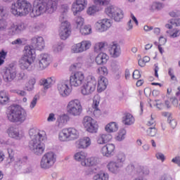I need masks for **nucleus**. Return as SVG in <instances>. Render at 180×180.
I'll return each instance as SVG.
<instances>
[{
    "label": "nucleus",
    "instance_id": "obj_1",
    "mask_svg": "<svg viewBox=\"0 0 180 180\" xmlns=\"http://www.w3.org/2000/svg\"><path fill=\"white\" fill-rule=\"evenodd\" d=\"M58 8V0H34V8L27 0H18L12 4L11 12L14 16L29 15L31 18H37L41 15H52Z\"/></svg>",
    "mask_w": 180,
    "mask_h": 180
},
{
    "label": "nucleus",
    "instance_id": "obj_2",
    "mask_svg": "<svg viewBox=\"0 0 180 180\" xmlns=\"http://www.w3.org/2000/svg\"><path fill=\"white\" fill-rule=\"evenodd\" d=\"M36 50H44V39L42 37L35 36L31 39V46L27 45L24 48V54L19 60V67L21 70L32 71V64L34 61Z\"/></svg>",
    "mask_w": 180,
    "mask_h": 180
},
{
    "label": "nucleus",
    "instance_id": "obj_3",
    "mask_svg": "<svg viewBox=\"0 0 180 180\" xmlns=\"http://www.w3.org/2000/svg\"><path fill=\"white\" fill-rule=\"evenodd\" d=\"M29 134L31 140L29 143V148L35 155H41L46 150L43 141L46 139V132L32 128L30 129Z\"/></svg>",
    "mask_w": 180,
    "mask_h": 180
},
{
    "label": "nucleus",
    "instance_id": "obj_4",
    "mask_svg": "<svg viewBox=\"0 0 180 180\" xmlns=\"http://www.w3.org/2000/svg\"><path fill=\"white\" fill-rule=\"evenodd\" d=\"M7 119L12 123H23L26 120V111L18 105H11L6 111Z\"/></svg>",
    "mask_w": 180,
    "mask_h": 180
},
{
    "label": "nucleus",
    "instance_id": "obj_5",
    "mask_svg": "<svg viewBox=\"0 0 180 180\" xmlns=\"http://www.w3.org/2000/svg\"><path fill=\"white\" fill-rule=\"evenodd\" d=\"M97 84L98 82L95 77L92 75L88 76L82 86L81 94H83L84 96L92 95V94L95 92V89H96Z\"/></svg>",
    "mask_w": 180,
    "mask_h": 180
},
{
    "label": "nucleus",
    "instance_id": "obj_6",
    "mask_svg": "<svg viewBox=\"0 0 180 180\" xmlns=\"http://www.w3.org/2000/svg\"><path fill=\"white\" fill-rule=\"evenodd\" d=\"M79 137V132L74 127L65 128L59 132L60 141H72Z\"/></svg>",
    "mask_w": 180,
    "mask_h": 180
},
{
    "label": "nucleus",
    "instance_id": "obj_7",
    "mask_svg": "<svg viewBox=\"0 0 180 180\" xmlns=\"http://www.w3.org/2000/svg\"><path fill=\"white\" fill-rule=\"evenodd\" d=\"M56 161H57V155L53 152H48L42 156L40 167L42 169H50L56 164Z\"/></svg>",
    "mask_w": 180,
    "mask_h": 180
},
{
    "label": "nucleus",
    "instance_id": "obj_8",
    "mask_svg": "<svg viewBox=\"0 0 180 180\" xmlns=\"http://www.w3.org/2000/svg\"><path fill=\"white\" fill-rule=\"evenodd\" d=\"M67 112L70 116H80L82 113V105L78 99L70 101L66 107Z\"/></svg>",
    "mask_w": 180,
    "mask_h": 180
},
{
    "label": "nucleus",
    "instance_id": "obj_9",
    "mask_svg": "<svg viewBox=\"0 0 180 180\" xmlns=\"http://www.w3.org/2000/svg\"><path fill=\"white\" fill-rule=\"evenodd\" d=\"M85 75L82 72H75L73 75L70 77V85L72 88H78L81 85H84L85 82Z\"/></svg>",
    "mask_w": 180,
    "mask_h": 180
},
{
    "label": "nucleus",
    "instance_id": "obj_10",
    "mask_svg": "<svg viewBox=\"0 0 180 180\" xmlns=\"http://www.w3.org/2000/svg\"><path fill=\"white\" fill-rule=\"evenodd\" d=\"M51 63V57L47 53H41L39 58L38 62L34 64L35 70L37 71H43L46 70Z\"/></svg>",
    "mask_w": 180,
    "mask_h": 180
},
{
    "label": "nucleus",
    "instance_id": "obj_11",
    "mask_svg": "<svg viewBox=\"0 0 180 180\" xmlns=\"http://www.w3.org/2000/svg\"><path fill=\"white\" fill-rule=\"evenodd\" d=\"M82 124L89 133H96L98 131V124L96 121L90 116H85L83 118Z\"/></svg>",
    "mask_w": 180,
    "mask_h": 180
},
{
    "label": "nucleus",
    "instance_id": "obj_12",
    "mask_svg": "<svg viewBox=\"0 0 180 180\" xmlns=\"http://www.w3.org/2000/svg\"><path fill=\"white\" fill-rule=\"evenodd\" d=\"M70 82L68 80H62L57 84V91L62 98H67L70 96L71 94V89L68 84Z\"/></svg>",
    "mask_w": 180,
    "mask_h": 180
},
{
    "label": "nucleus",
    "instance_id": "obj_13",
    "mask_svg": "<svg viewBox=\"0 0 180 180\" xmlns=\"http://www.w3.org/2000/svg\"><path fill=\"white\" fill-rule=\"evenodd\" d=\"M60 27L59 28V37L61 40H67L71 34V24L68 21H60Z\"/></svg>",
    "mask_w": 180,
    "mask_h": 180
},
{
    "label": "nucleus",
    "instance_id": "obj_14",
    "mask_svg": "<svg viewBox=\"0 0 180 180\" xmlns=\"http://www.w3.org/2000/svg\"><path fill=\"white\" fill-rule=\"evenodd\" d=\"M16 68L14 66H9L3 70L2 75L5 82H12L16 78Z\"/></svg>",
    "mask_w": 180,
    "mask_h": 180
},
{
    "label": "nucleus",
    "instance_id": "obj_15",
    "mask_svg": "<svg viewBox=\"0 0 180 180\" xmlns=\"http://www.w3.org/2000/svg\"><path fill=\"white\" fill-rule=\"evenodd\" d=\"M91 46H92V43L91 41L84 40L80 43L76 44L72 46V53H84V51H86V50H89L91 49Z\"/></svg>",
    "mask_w": 180,
    "mask_h": 180
},
{
    "label": "nucleus",
    "instance_id": "obj_16",
    "mask_svg": "<svg viewBox=\"0 0 180 180\" xmlns=\"http://www.w3.org/2000/svg\"><path fill=\"white\" fill-rule=\"evenodd\" d=\"M111 26H112V22H110V20L108 18H103V19L98 20L96 22V29L100 33H103V32H107V30H109Z\"/></svg>",
    "mask_w": 180,
    "mask_h": 180
},
{
    "label": "nucleus",
    "instance_id": "obj_17",
    "mask_svg": "<svg viewBox=\"0 0 180 180\" xmlns=\"http://www.w3.org/2000/svg\"><path fill=\"white\" fill-rule=\"evenodd\" d=\"M88 5V1L86 0H75L72 5V11L73 14L78 15L79 12H82L86 6Z\"/></svg>",
    "mask_w": 180,
    "mask_h": 180
},
{
    "label": "nucleus",
    "instance_id": "obj_18",
    "mask_svg": "<svg viewBox=\"0 0 180 180\" xmlns=\"http://www.w3.org/2000/svg\"><path fill=\"white\" fill-rule=\"evenodd\" d=\"M26 29V24L20 22L18 25L15 23L11 24L8 29V36H15V34H19L20 32H23Z\"/></svg>",
    "mask_w": 180,
    "mask_h": 180
},
{
    "label": "nucleus",
    "instance_id": "obj_19",
    "mask_svg": "<svg viewBox=\"0 0 180 180\" xmlns=\"http://www.w3.org/2000/svg\"><path fill=\"white\" fill-rule=\"evenodd\" d=\"M107 168L111 174H115L116 175L122 171L123 166L116 160H111L108 163Z\"/></svg>",
    "mask_w": 180,
    "mask_h": 180
},
{
    "label": "nucleus",
    "instance_id": "obj_20",
    "mask_svg": "<svg viewBox=\"0 0 180 180\" xmlns=\"http://www.w3.org/2000/svg\"><path fill=\"white\" fill-rule=\"evenodd\" d=\"M7 134L8 137L15 140H20L23 137V135L19 132V129L15 127H10L7 129Z\"/></svg>",
    "mask_w": 180,
    "mask_h": 180
},
{
    "label": "nucleus",
    "instance_id": "obj_21",
    "mask_svg": "<svg viewBox=\"0 0 180 180\" xmlns=\"http://www.w3.org/2000/svg\"><path fill=\"white\" fill-rule=\"evenodd\" d=\"M115 145L108 143L101 148V153L104 157H112L115 154Z\"/></svg>",
    "mask_w": 180,
    "mask_h": 180
},
{
    "label": "nucleus",
    "instance_id": "obj_22",
    "mask_svg": "<svg viewBox=\"0 0 180 180\" xmlns=\"http://www.w3.org/2000/svg\"><path fill=\"white\" fill-rule=\"evenodd\" d=\"M127 171L131 175H142L143 166H134V165L130 164L127 167Z\"/></svg>",
    "mask_w": 180,
    "mask_h": 180
},
{
    "label": "nucleus",
    "instance_id": "obj_23",
    "mask_svg": "<svg viewBox=\"0 0 180 180\" xmlns=\"http://www.w3.org/2000/svg\"><path fill=\"white\" fill-rule=\"evenodd\" d=\"M91 144V138L88 136H85L83 139H79L76 141L77 148H88Z\"/></svg>",
    "mask_w": 180,
    "mask_h": 180
},
{
    "label": "nucleus",
    "instance_id": "obj_24",
    "mask_svg": "<svg viewBox=\"0 0 180 180\" xmlns=\"http://www.w3.org/2000/svg\"><path fill=\"white\" fill-rule=\"evenodd\" d=\"M101 164V159L96 157L88 158L86 162H82V167H96V165Z\"/></svg>",
    "mask_w": 180,
    "mask_h": 180
},
{
    "label": "nucleus",
    "instance_id": "obj_25",
    "mask_svg": "<svg viewBox=\"0 0 180 180\" xmlns=\"http://www.w3.org/2000/svg\"><path fill=\"white\" fill-rule=\"evenodd\" d=\"M100 102H101V97L99 96H95L93 99L92 108L94 109L93 115L96 117H98L99 116V115H101V110L98 108L99 106Z\"/></svg>",
    "mask_w": 180,
    "mask_h": 180
},
{
    "label": "nucleus",
    "instance_id": "obj_26",
    "mask_svg": "<svg viewBox=\"0 0 180 180\" xmlns=\"http://www.w3.org/2000/svg\"><path fill=\"white\" fill-rule=\"evenodd\" d=\"M110 54L113 58L120 57V54H122V49L120 48V45L117 44H112L110 49Z\"/></svg>",
    "mask_w": 180,
    "mask_h": 180
},
{
    "label": "nucleus",
    "instance_id": "obj_27",
    "mask_svg": "<svg viewBox=\"0 0 180 180\" xmlns=\"http://www.w3.org/2000/svg\"><path fill=\"white\" fill-rule=\"evenodd\" d=\"M56 83V77H51L47 79H41L39 80V85L43 86L44 89H49L51 88L53 84Z\"/></svg>",
    "mask_w": 180,
    "mask_h": 180
},
{
    "label": "nucleus",
    "instance_id": "obj_28",
    "mask_svg": "<svg viewBox=\"0 0 180 180\" xmlns=\"http://www.w3.org/2000/svg\"><path fill=\"white\" fill-rule=\"evenodd\" d=\"M108 86V79L103 76H100L98 81V92H103Z\"/></svg>",
    "mask_w": 180,
    "mask_h": 180
},
{
    "label": "nucleus",
    "instance_id": "obj_29",
    "mask_svg": "<svg viewBox=\"0 0 180 180\" xmlns=\"http://www.w3.org/2000/svg\"><path fill=\"white\" fill-rule=\"evenodd\" d=\"M112 140V135L110 134H101L97 137L98 144H106L108 141Z\"/></svg>",
    "mask_w": 180,
    "mask_h": 180
},
{
    "label": "nucleus",
    "instance_id": "obj_30",
    "mask_svg": "<svg viewBox=\"0 0 180 180\" xmlns=\"http://www.w3.org/2000/svg\"><path fill=\"white\" fill-rule=\"evenodd\" d=\"M108 60H109V56L105 53H100L96 57V63L98 65H103V64H106Z\"/></svg>",
    "mask_w": 180,
    "mask_h": 180
},
{
    "label": "nucleus",
    "instance_id": "obj_31",
    "mask_svg": "<svg viewBox=\"0 0 180 180\" xmlns=\"http://www.w3.org/2000/svg\"><path fill=\"white\" fill-rule=\"evenodd\" d=\"M86 153L84 151H79L74 155L75 161L80 162L82 166V162H86Z\"/></svg>",
    "mask_w": 180,
    "mask_h": 180
},
{
    "label": "nucleus",
    "instance_id": "obj_32",
    "mask_svg": "<svg viewBox=\"0 0 180 180\" xmlns=\"http://www.w3.org/2000/svg\"><path fill=\"white\" fill-rule=\"evenodd\" d=\"M9 94L5 91H0V105L4 106V105H8L9 103Z\"/></svg>",
    "mask_w": 180,
    "mask_h": 180
},
{
    "label": "nucleus",
    "instance_id": "obj_33",
    "mask_svg": "<svg viewBox=\"0 0 180 180\" xmlns=\"http://www.w3.org/2000/svg\"><path fill=\"white\" fill-rule=\"evenodd\" d=\"M134 117L130 113H127L123 117L122 123L125 124V126H131V124H134Z\"/></svg>",
    "mask_w": 180,
    "mask_h": 180
},
{
    "label": "nucleus",
    "instance_id": "obj_34",
    "mask_svg": "<svg viewBox=\"0 0 180 180\" xmlns=\"http://www.w3.org/2000/svg\"><path fill=\"white\" fill-rule=\"evenodd\" d=\"M115 11H114V15L112 17V19H114L115 22H120L123 18V11L118 7L115 8Z\"/></svg>",
    "mask_w": 180,
    "mask_h": 180
},
{
    "label": "nucleus",
    "instance_id": "obj_35",
    "mask_svg": "<svg viewBox=\"0 0 180 180\" xmlns=\"http://www.w3.org/2000/svg\"><path fill=\"white\" fill-rule=\"evenodd\" d=\"M105 129L107 133H115V131L119 130V126L116 122H110L105 126Z\"/></svg>",
    "mask_w": 180,
    "mask_h": 180
},
{
    "label": "nucleus",
    "instance_id": "obj_36",
    "mask_svg": "<svg viewBox=\"0 0 180 180\" xmlns=\"http://www.w3.org/2000/svg\"><path fill=\"white\" fill-rule=\"evenodd\" d=\"M117 162L120 163L122 167L124 165V162L126 161V155L123 152H119L115 155V160Z\"/></svg>",
    "mask_w": 180,
    "mask_h": 180
},
{
    "label": "nucleus",
    "instance_id": "obj_37",
    "mask_svg": "<svg viewBox=\"0 0 180 180\" xmlns=\"http://www.w3.org/2000/svg\"><path fill=\"white\" fill-rule=\"evenodd\" d=\"M161 9H162V4L160 2H153L149 6V11H150V12L161 11Z\"/></svg>",
    "mask_w": 180,
    "mask_h": 180
},
{
    "label": "nucleus",
    "instance_id": "obj_38",
    "mask_svg": "<svg viewBox=\"0 0 180 180\" xmlns=\"http://www.w3.org/2000/svg\"><path fill=\"white\" fill-rule=\"evenodd\" d=\"M93 180H109V174L105 172L97 174L93 176Z\"/></svg>",
    "mask_w": 180,
    "mask_h": 180
},
{
    "label": "nucleus",
    "instance_id": "obj_39",
    "mask_svg": "<svg viewBox=\"0 0 180 180\" xmlns=\"http://www.w3.org/2000/svg\"><path fill=\"white\" fill-rule=\"evenodd\" d=\"M106 46H108V44L106 42L96 43L94 46V50L95 51H96V53H99V51H103Z\"/></svg>",
    "mask_w": 180,
    "mask_h": 180
},
{
    "label": "nucleus",
    "instance_id": "obj_40",
    "mask_svg": "<svg viewBox=\"0 0 180 180\" xmlns=\"http://www.w3.org/2000/svg\"><path fill=\"white\" fill-rule=\"evenodd\" d=\"M115 6H110L105 9V13H106V15H108V16H109V18H111V19L115 15V12L116 11V9H115Z\"/></svg>",
    "mask_w": 180,
    "mask_h": 180
},
{
    "label": "nucleus",
    "instance_id": "obj_41",
    "mask_svg": "<svg viewBox=\"0 0 180 180\" xmlns=\"http://www.w3.org/2000/svg\"><path fill=\"white\" fill-rule=\"evenodd\" d=\"M80 33L86 36V34H91L92 33V28L91 25H84L83 27L80 28Z\"/></svg>",
    "mask_w": 180,
    "mask_h": 180
},
{
    "label": "nucleus",
    "instance_id": "obj_42",
    "mask_svg": "<svg viewBox=\"0 0 180 180\" xmlns=\"http://www.w3.org/2000/svg\"><path fill=\"white\" fill-rule=\"evenodd\" d=\"M96 6H106L110 3V0H93Z\"/></svg>",
    "mask_w": 180,
    "mask_h": 180
},
{
    "label": "nucleus",
    "instance_id": "obj_43",
    "mask_svg": "<svg viewBox=\"0 0 180 180\" xmlns=\"http://www.w3.org/2000/svg\"><path fill=\"white\" fill-rule=\"evenodd\" d=\"M126 129H122L119 131L118 136L116 137L117 141H123L126 139Z\"/></svg>",
    "mask_w": 180,
    "mask_h": 180
},
{
    "label": "nucleus",
    "instance_id": "obj_44",
    "mask_svg": "<svg viewBox=\"0 0 180 180\" xmlns=\"http://www.w3.org/2000/svg\"><path fill=\"white\" fill-rule=\"evenodd\" d=\"M172 26H180V18L172 20L171 25L166 24L165 27H167V29H172Z\"/></svg>",
    "mask_w": 180,
    "mask_h": 180
},
{
    "label": "nucleus",
    "instance_id": "obj_45",
    "mask_svg": "<svg viewBox=\"0 0 180 180\" xmlns=\"http://www.w3.org/2000/svg\"><path fill=\"white\" fill-rule=\"evenodd\" d=\"M67 12H68V5L67 4L63 5L61 8L62 15L60 16V18H59L60 22L64 20L65 18V15H67Z\"/></svg>",
    "mask_w": 180,
    "mask_h": 180
},
{
    "label": "nucleus",
    "instance_id": "obj_46",
    "mask_svg": "<svg viewBox=\"0 0 180 180\" xmlns=\"http://www.w3.org/2000/svg\"><path fill=\"white\" fill-rule=\"evenodd\" d=\"M64 49L63 43H58L53 46V50L55 53H60Z\"/></svg>",
    "mask_w": 180,
    "mask_h": 180
},
{
    "label": "nucleus",
    "instance_id": "obj_47",
    "mask_svg": "<svg viewBox=\"0 0 180 180\" xmlns=\"http://www.w3.org/2000/svg\"><path fill=\"white\" fill-rule=\"evenodd\" d=\"M157 132L158 130L155 127H149L146 131L148 136H150V137H154L155 136H156Z\"/></svg>",
    "mask_w": 180,
    "mask_h": 180
},
{
    "label": "nucleus",
    "instance_id": "obj_48",
    "mask_svg": "<svg viewBox=\"0 0 180 180\" xmlns=\"http://www.w3.org/2000/svg\"><path fill=\"white\" fill-rule=\"evenodd\" d=\"M8 27V22L4 18H0V32H4L6 30Z\"/></svg>",
    "mask_w": 180,
    "mask_h": 180
},
{
    "label": "nucleus",
    "instance_id": "obj_49",
    "mask_svg": "<svg viewBox=\"0 0 180 180\" xmlns=\"http://www.w3.org/2000/svg\"><path fill=\"white\" fill-rule=\"evenodd\" d=\"M97 11H98V8H96V5L91 6L89 7L87 9V14L90 15H95V13H96Z\"/></svg>",
    "mask_w": 180,
    "mask_h": 180
},
{
    "label": "nucleus",
    "instance_id": "obj_50",
    "mask_svg": "<svg viewBox=\"0 0 180 180\" xmlns=\"http://www.w3.org/2000/svg\"><path fill=\"white\" fill-rule=\"evenodd\" d=\"M76 25H77V27H81L84 25V20L82 17L78 16L75 18Z\"/></svg>",
    "mask_w": 180,
    "mask_h": 180
},
{
    "label": "nucleus",
    "instance_id": "obj_51",
    "mask_svg": "<svg viewBox=\"0 0 180 180\" xmlns=\"http://www.w3.org/2000/svg\"><path fill=\"white\" fill-rule=\"evenodd\" d=\"M98 72L100 75H108V68L106 67H101L98 68Z\"/></svg>",
    "mask_w": 180,
    "mask_h": 180
},
{
    "label": "nucleus",
    "instance_id": "obj_52",
    "mask_svg": "<svg viewBox=\"0 0 180 180\" xmlns=\"http://www.w3.org/2000/svg\"><path fill=\"white\" fill-rule=\"evenodd\" d=\"M6 54L7 53L5 52V51H0V65H2V64H4V60L6 58Z\"/></svg>",
    "mask_w": 180,
    "mask_h": 180
},
{
    "label": "nucleus",
    "instance_id": "obj_53",
    "mask_svg": "<svg viewBox=\"0 0 180 180\" xmlns=\"http://www.w3.org/2000/svg\"><path fill=\"white\" fill-rule=\"evenodd\" d=\"M38 99H39V96H34L32 101H31L30 105V108L31 109H33L34 108V106H36Z\"/></svg>",
    "mask_w": 180,
    "mask_h": 180
},
{
    "label": "nucleus",
    "instance_id": "obj_54",
    "mask_svg": "<svg viewBox=\"0 0 180 180\" xmlns=\"http://www.w3.org/2000/svg\"><path fill=\"white\" fill-rule=\"evenodd\" d=\"M155 157L157 160H160L162 162L165 161V155L162 153H157Z\"/></svg>",
    "mask_w": 180,
    "mask_h": 180
},
{
    "label": "nucleus",
    "instance_id": "obj_55",
    "mask_svg": "<svg viewBox=\"0 0 180 180\" xmlns=\"http://www.w3.org/2000/svg\"><path fill=\"white\" fill-rule=\"evenodd\" d=\"M82 67V63H75L73 65L70 67V69L72 71H75V70H79Z\"/></svg>",
    "mask_w": 180,
    "mask_h": 180
},
{
    "label": "nucleus",
    "instance_id": "obj_56",
    "mask_svg": "<svg viewBox=\"0 0 180 180\" xmlns=\"http://www.w3.org/2000/svg\"><path fill=\"white\" fill-rule=\"evenodd\" d=\"M147 126H155V117L150 115V120L148 122Z\"/></svg>",
    "mask_w": 180,
    "mask_h": 180
},
{
    "label": "nucleus",
    "instance_id": "obj_57",
    "mask_svg": "<svg viewBox=\"0 0 180 180\" xmlns=\"http://www.w3.org/2000/svg\"><path fill=\"white\" fill-rule=\"evenodd\" d=\"M168 120L171 127H172L173 129H175V127H176V124H177L176 120L172 119V117L169 120Z\"/></svg>",
    "mask_w": 180,
    "mask_h": 180
},
{
    "label": "nucleus",
    "instance_id": "obj_58",
    "mask_svg": "<svg viewBox=\"0 0 180 180\" xmlns=\"http://www.w3.org/2000/svg\"><path fill=\"white\" fill-rule=\"evenodd\" d=\"M47 122H56V114H54L53 112L50 113L47 118Z\"/></svg>",
    "mask_w": 180,
    "mask_h": 180
},
{
    "label": "nucleus",
    "instance_id": "obj_59",
    "mask_svg": "<svg viewBox=\"0 0 180 180\" xmlns=\"http://www.w3.org/2000/svg\"><path fill=\"white\" fill-rule=\"evenodd\" d=\"M57 123H58V126L59 127H61V126H63V124L64 123H65V118H64V117H60L58 118V120H57Z\"/></svg>",
    "mask_w": 180,
    "mask_h": 180
},
{
    "label": "nucleus",
    "instance_id": "obj_60",
    "mask_svg": "<svg viewBox=\"0 0 180 180\" xmlns=\"http://www.w3.org/2000/svg\"><path fill=\"white\" fill-rule=\"evenodd\" d=\"M172 162H173L174 164H176V165H178V167H180V156L176 155V157H174L172 160Z\"/></svg>",
    "mask_w": 180,
    "mask_h": 180
},
{
    "label": "nucleus",
    "instance_id": "obj_61",
    "mask_svg": "<svg viewBox=\"0 0 180 180\" xmlns=\"http://www.w3.org/2000/svg\"><path fill=\"white\" fill-rule=\"evenodd\" d=\"M132 77L134 78V79H139V78H140V77H141V75L140 74V71L136 70L134 71Z\"/></svg>",
    "mask_w": 180,
    "mask_h": 180
},
{
    "label": "nucleus",
    "instance_id": "obj_62",
    "mask_svg": "<svg viewBox=\"0 0 180 180\" xmlns=\"http://www.w3.org/2000/svg\"><path fill=\"white\" fill-rule=\"evenodd\" d=\"M168 74L169 77H171V79H172L173 81H175V79H176V77H175V75H174V70L172 68H169Z\"/></svg>",
    "mask_w": 180,
    "mask_h": 180
},
{
    "label": "nucleus",
    "instance_id": "obj_63",
    "mask_svg": "<svg viewBox=\"0 0 180 180\" xmlns=\"http://www.w3.org/2000/svg\"><path fill=\"white\" fill-rule=\"evenodd\" d=\"M180 35V30L178 29L174 30L173 34H170V37H178Z\"/></svg>",
    "mask_w": 180,
    "mask_h": 180
},
{
    "label": "nucleus",
    "instance_id": "obj_64",
    "mask_svg": "<svg viewBox=\"0 0 180 180\" xmlns=\"http://www.w3.org/2000/svg\"><path fill=\"white\" fill-rule=\"evenodd\" d=\"M150 169L147 167H142V175H149Z\"/></svg>",
    "mask_w": 180,
    "mask_h": 180
}]
</instances>
